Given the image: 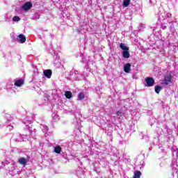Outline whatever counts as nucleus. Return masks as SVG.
<instances>
[{
    "mask_svg": "<svg viewBox=\"0 0 178 178\" xmlns=\"http://www.w3.org/2000/svg\"><path fill=\"white\" fill-rule=\"evenodd\" d=\"M43 74L44 77H47V79H51V76H52V71L51 70H45L43 72Z\"/></svg>",
    "mask_w": 178,
    "mask_h": 178,
    "instance_id": "14",
    "label": "nucleus"
},
{
    "mask_svg": "<svg viewBox=\"0 0 178 178\" xmlns=\"http://www.w3.org/2000/svg\"><path fill=\"white\" fill-rule=\"evenodd\" d=\"M33 73L36 76L38 75V70H37V68L35 67H34Z\"/></svg>",
    "mask_w": 178,
    "mask_h": 178,
    "instance_id": "32",
    "label": "nucleus"
},
{
    "mask_svg": "<svg viewBox=\"0 0 178 178\" xmlns=\"http://www.w3.org/2000/svg\"><path fill=\"white\" fill-rule=\"evenodd\" d=\"M95 90H96V91H99V87H96V88H95Z\"/></svg>",
    "mask_w": 178,
    "mask_h": 178,
    "instance_id": "38",
    "label": "nucleus"
},
{
    "mask_svg": "<svg viewBox=\"0 0 178 178\" xmlns=\"http://www.w3.org/2000/svg\"><path fill=\"white\" fill-rule=\"evenodd\" d=\"M65 96L68 99H70V98H72V97H73V95H72V92H70V91H66L65 92Z\"/></svg>",
    "mask_w": 178,
    "mask_h": 178,
    "instance_id": "24",
    "label": "nucleus"
},
{
    "mask_svg": "<svg viewBox=\"0 0 178 178\" xmlns=\"http://www.w3.org/2000/svg\"><path fill=\"white\" fill-rule=\"evenodd\" d=\"M162 90V87L161 86H156L154 87V91L156 94H159V92H161Z\"/></svg>",
    "mask_w": 178,
    "mask_h": 178,
    "instance_id": "23",
    "label": "nucleus"
},
{
    "mask_svg": "<svg viewBox=\"0 0 178 178\" xmlns=\"http://www.w3.org/2000/svg\"><path fill=\"white\" fill-rule=\"evenodd\" d=\"M74 76L75 80L80 81L81 80V79H83V74H79V71H74Z\"/></svg>",
    "mask_w": 178,
    "mask_h": 178,
    "instance_id": "15",
    "label": "nucleus"
},
{
    "mask_svg": "<svg viewBox=\"0 0 178 178\" xmlns=\"http://www.w3.org/2000/svg\"><path fill=\"white\" fill-rule=\"evenodd\" d=\"M13 22H20V17L19 16L13 17Z\"/></svg>",
    "mask_w": 178,
    "mask_h": 178,
    "instance_id": "29",
    "label": "nucleus"
},
{
    "mask_svg": "<svg viewBox=\"0 0 178 178\" xmlns=\"http://www.w3.org/2000/svg\"><path fill=\"white\" fill-rule=\"evenodd\" d=\"M159 16V20H165V19H168L170 16H171L170 14H168V13L162 12V13H158Z\"/></svg>",
    "mask_w": 178,
    "mask_h": 178,
    "instance_id": "10",
    "label": "nucleus"
},
{
    "mask_svg": "<svg viewBox=\"0 0 178 178\" xmlns=\"http://www.w3.org/2000/svg\"><path fill=\"white\" fill-rule=\"evenodd\" d=\"M117 115H118V116H123L124 113H123V112L118 111V112H117Z\"/></svg>",
    "mask_w": 178,
    "mask_h": 178,
    "instance_id": "34",
    "label": "nucleus"
},
{
    "mask_svg": "<svg viewBox=\"0 0 178 178\" xmlns=\"http://www.w3.org/2000/svg\"><path fill=\"white\" fill-rule=\"evenodd\" d=\"M156 29L155 27L153 28V31H155Z\"/></svg>",
    "mask_w": 178,
    "mask_h": 178,
    "instance_id": "42",
    "label": "nucleus"
},
{
    "mask_svg": "<svg viewBox=\"0 0 178 178\" xmlns=\"http://www.w3.org/2000/svg\"><path fill=\"white\" fill-rule=\"evenodd\" d=\"M145 87H154V84H155V80H154V78L147 76L145 79Z\"/></svg>",
    "mask_w": 178,
    "mask_h": 178,
    "instance_id": "7",
    "label": "nucleus"
},
{
    "mask_svg": "<svg viewBox=\"0 0 178 178\" xmlns=\"http://www.w3.org/2000/svg\"><path fill=\"white\" fill-rule=\"evenodd\" d=\"M58 118V115H54V116H53V119H54V120H56V118Z\"/></svg>",
    "mask_w": 178,
    "mask_h": 178,
    "instance_id": "36",
    "label": "nucleus"
},
{
    "mask_svg": "<svg viewBox=\"0 0 178 178\" xmlns=\"http://www.w3.org/2000/svg\"><path fill=\"white\" fill-rule=\"evenodd\" d=\"M29 159H30V156H27V159L22 157L18 160V162L19 163V165H22V166H26L27 165V162H29Z\"/></svg>",
    "mask_w": 178,
    "mask_h": 178,
    "instance_id": "11",
    "label": "nucleus"
},
{
    "mask_svg": "<svg viewBox=\"0 0 178 178\" xmlns=\"http://www.w3.org/2000/svg\"><path fill=\"white\" fill-rule=\"evenodd\" d=\"M61 152L62 147L60 145L54 147V152H56V154H60Z\"/></svg>",
    "mask_w": 178,
    "mask_h": 178,
    "instance_id": "22",
    "label": "nucleus"
},
{
    "mask_svg": "<svg viewBox=\"0 0 178 178\" xmlns=\"http://www.w3.org/2000/svg\"><path fill=\"white\" fill-rule=\"evenodd\" d=\"M4 118L5 119H6V121L8 122H12V120H13V118L12 117V115H10V114L6 113Z\"/></svg>",
    "mask_w": 178,
    "mask_h": 178,
    "instance_id": "20",
    "label": "nucleus"
},
{
    "mask_svg": "<svg viewBox=\"0 0 178 178\" xmlns=\"http://www.w3.org/2000/svg\"><path fill=\"white\" fill-rule=\"evenodd\" d=\"M81 63H86V66L90 68L91 67V65H94V61L90 56L84 57L81 60Z\"/></svg>",
    "mask_w": 178,
    "mask_h": 178,
    "instance_id": "6",
    "label": "nucleus"
},
{
    "mask_svg": "<svg viewBox=\"0 0 178 178\" xmlns=\"http://www.w3.org/2000/svg\"><path fill=\"white\" fill-rule=\"evenodd\" d=\"M1 164L3 165V166H7V169L10 172H13V170H15L16 168H17L15 161H13V159L10 158H7L6 162H1Z\"/></svg>",
    "mask_w": 178,
    "mask_h": 178,
    "instance_id": "2",
    "label": "nucleus"
},
{
    "mask_svg": "<svg viewBox=\"0 0 178 178\" xmlns=\"http://www.w3.org/2000/svg\"><path fill=\"white\" fill-rule=\"evenodd\" d=\"M143 140H145L146 141H149V137H148V136H145L143 138Z\"/></svg>",
    "mask_w": 178,
    "mask_h": 178,
    "instance_id": "33",
    "label": "nucleus"
},
{
    "mask_svg": "<svg viewBox=\"0 0 178 178\" xmlns=\"http://www.w3.org/2000/svg\"><path fill=\"white\" fill-rule=\"evenodd\" d=\"M34 118H35V115H32V119H34Z\"/></svg>",
    "mask_w": 178,
    "mask_h": 178,
    "instance_id": "40",
    "label": "nucleus"
},
{
    "mask_svg": "<svg viewBox=\"0 0 178 178\" xmlns=\"http://www.w3.org/2000/svg\"><path fill=\"white\" fill-rule=\"evenodd\" d=\"M161 29H162V30H166V29H168V24H162Z\"/></svg>",
    "mask_w": 178,
    "mask_h": 178,
    "instance_id": "30",
    "label": "nucleus"
},
{
    "mask_svg": "<svg viewBox=\"0 0 178 178\" xmlns=\"http://www.w3.org/2000/svg\"><path fill=\"white\" fill-rule=\"evenodd\" d=\"M167 132L163 133V135L168 138H170L172 137V131L170 129H168L165 128Z\"/></svg>",
    "mask_w": 178,
    "mask_h": 178,
    "instance_id": "19",
    "label": "nucleus"
},
{
    "mask_svg": "<svg viewBox=\"0 0 178 178\" xmlns=\"http://www.w3.org/2000/svg\"><path fill=\"white\" fill-rule=\"evenodd\" d=\"M164 150H165V149H164L163 148H161V152H163Z\"/></svg>",
    "mask_w": 178,
    "mask_h": 178,
    "instance_id": "39",
    "label": "nucleus"
},
{
    "mask_svg": "<svg viewBox=\"0 0 178 178\" xmlns=\"http://www.w3.org/2000/svg\"><path fill=\"white\" fill-rule=\"evenodd\" d=\"M54 55H55L56 58H58V54H56V51H54Z\"/></svg>",
    "mask_w": 178,
    "mask_h": 178,
    "instance_id": "37",
    "label": "nucleus"
},
{
    "mask_svg": "<svg viewBox=\"0 0 178 178\" xmlns=\"http://www.w3.org/2000/svg\"><path fill=\"white\" fill-rule=\"evenodd\" d=\"M172 170H175V173H178V148L177 147H173L172 148Z\"/></svg>",
    "mask_w": 178,
    "mask_h": 178,
    "instance_id": "1",
    "label": "nucleus"
},
{
    "mask_svg": "<svg viewBox=\"0 0 178 178\" xmlns=\"http://www.w3.org/2000/svg\"><path fill=\"white\" fill-rule=\"evenodd\" d=\"M170 33H169L168 35H172L173 37H176V29H175V27L170 26Z\"/></svg>",
    "mask_w": 178,
    "mask_h": 178,
    "instance_id": "18",
    "label": "nucleus"
},
{
    "mask_svg": "<svg viewBox=\"0 0 178 178\" xmlns=\"http://www.w3.org/2000/svg\"><path fill=\"white\" fill-rule=\"evenodd\" d=\"M141 177V172L140 171H135L134 178H140Z\"/></svg>",
    "mask_w": 178,
    "mask_h": 178,
    "instance_id": "26",
    "label": "nucleus"
},
{
    "mask_svg": "<svg viewBox=\"0 0 178 178\" xmlns=\"http://www.w3.org/2000/svg\"><path fill=\"white\" fill-rule=\"evenodd\" d=\"M130 5V0H124L123 1V6L124 8H127Z\"/></svg>",
    "mask_w": 178,
    "mask_h": 178,
    "instance_id": "27",
    "label": "nucleus"
},
{
    "mask_svg": "<svg viewBox=\"0 0 178 178\" xmlns=\"http://www.w3.org/2000/svg\"><path fill=\"white\" fill-rule=\"evenodd\" d=\"M120 48L122 50V58L129 59L130 58V49L124 43L120 44Z\"/></svg>",
    "mask_w": 178,
    "mask_h": 178,
    "instance_id": "4",
    "label": "nucleus"
},
{
    "mask_svg": "<svg viewBox=\"0 0 178 178\" xmlns=\"http://www.w3.org/2000/svg\"><path fill=\"white\" fill-rule=\"evenodd\" d=\"M23 123H24V124H26V126H29V124H31V120H27V119H24L23 120Z\"/></svg>",
    "mask_w": 178,
    "mask_h": 178,
    "instance_id": "28",
    "label": "nucleus"
},
{
    "mask_svg": "<svg viewBox=\"0 0 178 178\" xmlns=\"http://www.w3.org/2000/svg\"><path fill=\"white\" fill-rule=\"evenodd\" d=\"M27 138V135H21L20 134H16L13 136V141L15 143H21L22 141H24Z\"/></svg>",
    "mask_w": 178,
    "mask_h": 178,
    "instance_id": "5",
    "label": "nucleus"
},
{
    "mask_svg": "<svg viewBox=\"0 0 178 178\" xmlns=\"http://www.w3.org/2000/svg\"><path fill=\"white\" fill-rule=\"evenodd\" d=\"M6 22H9V19L6 18Z\"/></svg>",
    "mask_w": 178,
    "mask_h": 178,
    "instance_id": "41",
    "label": "nucleus"
},
{
    "mask_svg": "<svg viewBox=\"0 0 178 178\" xmlns=\"http://www.w3.org/2000/svg\"><path fill=\"white\" fill-rule=\"evenodd\" d=\"M149 3L150 6H152V5H155L156 3V0H149Z\"/></svg>",
    "mask_w": 178,
    "mask_h": 178,
    "instance_id": "31",
    "label": "nucleus"
},
{
    "mask_svg": "<svg viewBox=\"0 0 178 178\" xmlns=\"http://www.w3.org/2000/svg\"><path fill=\"white\" fill-rule=\"evenodd\" d=\"M23 84H24V81H23L22 79L17 80L15 82V86H16V87H22Z\"/></svg>",
    "mask_w": 178,
    "mask_h": 178,
    "instance_id": "16",
    "label": "nucleus"
},
{
    "mask_svg": "<svg viewBox=\"0 0 178 178\" xmlns=\"http://www.w3.org/2000/svg\"><path fill=\"white\" fill-rule=\"evenodd\" d=\"M108 136H111V134H108Z\"/></svg>",
    "mask_w": 178,
    "mask_h": 178,
    "instance_id": "43",
    "label": "nucleus"
},
{
    "mask_svg": "<svg viewBox=\"0 0 178 178\" xmlns=\"http://www.w3.org/2000/svg\"><path fill=\"white\" fill-rule=\"evenodd\" d=\"M40 129H42L43 133H45V134H47L48 131V127L47 125H41Z\"/></svg>",
    "mask_w": 178,
    "mask_h": 178,
    "instance_id": "25",
    "label": "nucleus"
},
{
    "mask_svg": "<svg viewBox=\"0 0 178 178\" xmlns=\"http://www.w3.org/2000/svg\"><path fill=\"white\" fill-rule=\"evenodd\" d=\"M160 81L161 86H168L169 83H172L173 81V76L172 75V72H168V73L164 76V79Z\"/></svg>",
    "mask_w": 178,
    "mask_h": 178,
    "instance_id": "3",
    "label": "nucleus"
},
{
    "mask_svg": "<svg viewBox=\"0 0 178 178\" xmlns=\"http://www.w3.org/2000/svg\"><path fill=\"white\" fill-rule=\"evenodd\" d=\"M33 8V3L31 2L28 1L22 6V10L27 12V10H30L31 8Z\"/></svg>",
    "mask_w": 178,
    "mask_h": 178,
    "instance_id": "9",
    "label": "nucleus"
},
{
    "mask_svg": "<svg viewBox=\"0 0 178 178\" xmlns=\"http://www.w3.org/2000/svg\"><path fill=\"white\" fill-rule=\"evenodd\" d=\"M76 176L78 178H86V171L81 168H78L76 170Z\"/></svg>",
    "mask_w": 178,
    "mask_h": 178,
    "instance_id": "8",
    "label": "nucleus"
},
{
    "mask_svg": "<svg viewBox=\"0 0 178 178\" xmlns=\"http://www.w3.org/2000/svg\"><path fill=\"white\" fill-rule=\"evenodd\" d=\"M17 41L20 44H24V42H26V37L23 34H19L17 37Z\"/></svg>",
    "mask_w": 178,
    "mask_h": 178,
    "instance_id": "12",
    "label": "nucleus"
},
{
    "mask_svg": "<svg viewBox=\"0 0 178 178\" xmlns=\"http://www.w3.org/2000/svg\"><path fill=\"white\" fill-rule=\"evenodd\" d=\"M7 127H8L10 130H13V126H12V125H8Z\"/></svg>",
    "mask_w": 178,
    "mask_h": 178,
    "instance_id": "35",
    "label": "nucleus"
},
{
    "mask_svg": "<svg viewBox=\"0 0 178 178\" xmlns=\"http://www.w3.org/2000/svg\"><path fill=\"white\" fill-rule=\"evenodd\" d=\"M159 148H161V146H159Z\"/></svg>",
    "mask_w": 178,
    "mask_h": 178,
    "instance_id": "44",
    "label": "nucleus"
},
{
    "mask_svg": "<svg viewBox=\"0 0 178 178\" xmlns=\"http://www.w3.org/2000/svg\"><path fill=\"white\" fill-rule=\"evenodd\" d=\"M28 131H29V133H31L32 136H35V134L37 131V130L35 129H33V127H29Z\"/></svg>",
    "mask_w": 178,
    "mask_h": 178,
    "instance_id": "21",
    "label": "nucleus"
},
{
    "mask_svg": "<svg viewBox=\"0 0 178 178\" xmlns=\"http://www.w3.org/2000/svg\"><path fill=\"white\" fill-rule=\"evenodd\" d=\"M124 73H130V70H131V64L126 63L124 65Z\"/></svg>",
    "mask_w": 178,
    "mask_h": 178,
    "instance_id": "13",
    "label": "nucleus"
},
{
    "mask_svg": "<svg viewBox=\"0 0 178 178\" xmlns=\"http://www.w3.org/2000/svg\"><path fill=\"white\" fill-rule=\"evenodd\" d=\"M86 98V95H84V92H80L78 94V101H83V99H84Z\"/></svg>",
    "mask_w": 178,
    "mask_h": 178,
    "instance_id": "17",
    "label": "nucleus"
}]
</instances>
